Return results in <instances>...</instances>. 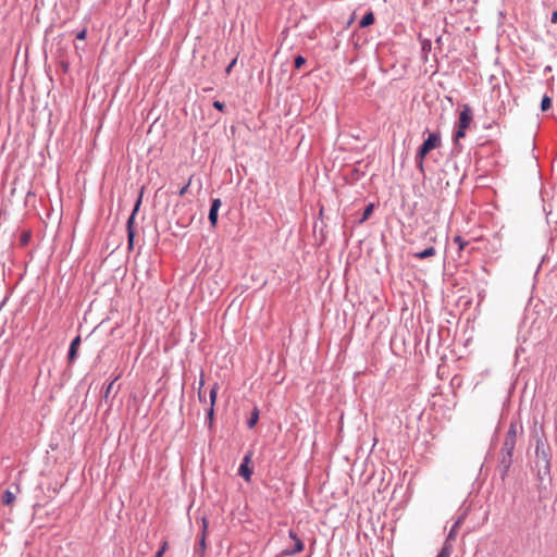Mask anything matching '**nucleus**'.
<instances>
[{
	"label": "nucleus",
	"instance_id": "23",
	"mask_svg": "<svg viewBox=\"0 0 557 557\" xmlns=\"http://www.w3.org/2000/svg\"><path fill=\"white\" fill-rule=\"evenodd\" d=\"M213 107H214L215 109H218L219 111H223V110H224V108H225V104H224L223 102H220V101H214V102H213Z\"/></svg>",
	"mask_w": 557,
	"mask_h": 557
},
{
	"label": "nucleus",
	"instance_id": "29",
	"mask_svg": "<svg viewBox=\"0 0 557 557\" xmlns=\"http://www.w3.org/2000/svg\"><path fill=\"white\" fill-rule=\"evenodd\" d=\"M27 240H28V234H24V235H23V237H22V242H23L24 244H26V243H27Z\"/></svg>",
	"mask_w": 557,
	"mask_h": 557
},
{
	"label": "nucleus",
	"instance_id": "3",
	"mask_svg": "<svg viewBox=\"0 0 557 557\" xmlns=\"http://www.w3.org/2000/svg\"><path fill=\"white\" fill-rule=\"evenodd\" d=\"M472 122V112L468 104H465L462 107V110L459 114L458 120V128L455 133V141L458 143L461 138L466 136V132L469 128L470 124Z\"/></svg>",
	"mask_w": 557,
	"mask_h": 557
},
{
	"label": "nucleus",
	"instance_id": "7",
	"mask_svg": "<svg viewBox=\"0 0 557 557\" xmlns=\"http://www.w3.org/2000/svg\"><path fill=\"white\" fill-rule=\"evenodd\" d=\"M218 391H219V384L215 383L210 389V407L208 410V419H209L210 426L212 425V421H213L214 405L216 401Z\"/></svg>",
	"mask_w": 557,
	"mask_h": 557
},
{
	"label": "nucleus",
	"instance_id": "24",
	"mask_svg": "<svg viewBox=\"0 0 557 557\" xmlns=\"http://www.w3.org/2000/svg\"><path fill=\"white\" fill-rule=\"evenodd\" d=\"M206 528H207V522H206V520H203V534H202V539H201V541H200V545H201V547H202V548H205V547H206V543H205V532H206Z\"/></svg>",
	"mask_w": 557,
	"mask_h": 557
},
{
	"label": "nucleus",
	"instance_id": "30",
	"mask_svg": "<svg viewBox=\"0 0 557 557\" xmlns=\"http://www.w3.org/2000/svg\"><path fill=\"white\" fill-rule=\"evenodd\" d=\"M162 556H163L162 550H158L154 557H162Z\"/></svg>",
	"mask_w": 557,
	"mask_h": 557
},
{
	"label": "nucleus",
	"instance_id": "18",
	"mask_svg": "<svg viewBox=\"0 0 557 557\" xmlns=\"http://www.w3.org/2000/svg\"><path fill=\"white\" fill-rule=\"evenodd\" d=\"M191 181H193V175L188 178V182L178 190V196L182 197L187 193V190L191 184Z\"/></svg>",
	"mask_w": 557,
	"mask_h": 557
},
{
	"label": "nucleus",
	"instance_id": "15",
	"mask_svg": "<svg viewBox=\"0 0 557 557\" xmlns=\"http://www.w3.org/2000/svg\"><path fill=\"white\" fill-rule=\"evenodd\" d=\"M373 210H374V205L369 203L363 211L362 218L360 219V223L366 222L370 218V215L373 213Z\"/></svg>",
	"mask_w": 557,
	"mask_h": 557
},
{
	"label": "nucleus",
	"instance_id": "8",
	"mask_svg": "<svg viewBox=\"0 0 557 557\" xmlns=\"http://www.w3.org/2000/svg\"><path fill=\"white\" fill-rule=\"evenodd\" d=\"M221 205H222L221 199L216 198V199L212 200L211 208L209 211V221H210L212 227L216 226L218 212H219Z\"/></svg>",
	"mask_w": 557,
	"mask_h": 557
},
{
	"label": "nucleus",
	"instance_id": "16",
	"mask_svg": "<svg viewBox=\"0 0 557 557\" xmlns=\"http://www.w3.org/2000/svg\"><path fill=\"white\" fill-rule=\"evenodd\" d=\"M552 107V99L548 96H544L541 102L542 111H546Z\"/></svg>",
	"mask_w": 557,
	"mask_h": 557
},
{
	"label": "nucleus",
	"instance_id": "14",
	"mask_svg": "<svg viewBox=\"0 0 557 557\" xmlns=\"http://www.w3.org/2000/svg\"><path fill=\"white\" fill-rule=\"evenodd\" d=\"M258 419H259V410H258V408H255L253 411L251 412V417L247 421L248 428L252 429L257 424Z\"/></svg>",
	"mask_w": 557,
	"mask_h": 557
},
{
	"label": "nucleus",
	"instance_id": "13",
	"mask_svg": "<svg viewBox=\"0 0 557 557\" xmlns=\"http://www.w3.org/2000/svg\"><path fill=\"white\" fill-rule=\"evenodd\" d=\"M462 521H463V518H459L455 523L454 525L451 527L450 531H449V534H448V540H453L455 539L456 534H457V531L458 529L460 528V525L462 524Z\"/></svg>",
	"mask_w": 557,
	"mask_h": 557
},
{
	"label": "nucleus",
	"instance_id": "9",
	"mask_svg": "<svg viewBox=\"0 0 557 557\" xmlns=\"http://www.w3.org/2000/svg\"><path fill=\"white\" fill-rule=\"evenodd\" d=\"M79 344H81V336H76L72 343H71V346H70V350H69V362H73L76 358V354H77V349L79 347Z\"/></svg>",
	"mask_w": 557,
	"mask_h": 557
},
{
	"label": "nucleus",
	"instance_id": "27",
	"mask_svg": "<svg viewBox=\"0 0 557 557\" xmlns=\"http://www.w3.org/2000/svg\"><path fill=\"white\" fill-rule=\"evenodd\" d=\"M166 549H168V542H163L159 550H162V554H164Z\"/></svg>",
	"mask_w": 557,
	"mask_h": 557
},
{
	"label": "nucleus",
	"instance_id": "6",
	"mask_svg": "<svg viewBox=\"0 0 557 557\" xmlns=\"http://www.w3.org/2000/svg\"><path fill=\"white\" fill-rule=\"evenodd\" d=\"M251 461V454H248L244 457L243 462L239 467L238 474L245 479V481L249 482L252 475V469L249 467V462Z\"/></svg>",
	"mask_w": 557,
	"mask_h": 557
},
{
	"label": "nucleus",
	"instance_id": "17",
	"mask_svg": "<svg viewBox=\"0 0 557 557\" xmlns=\"http://www.w3.org/2000/svg\"><path fill=\"white\" fill-rule=\"evenodd\" d=\"M454 242L458 245L459 251L463 250L468 245V242L465 240L461 236H455Z\"/></svg>",
	"mask_w": 557,
	"mask_h": 557
},
{
	"label": "nucleus",
	"instance_id": "26",
	"mask_svg": "<svg viewBox=\"0 0 557 557\" xmlns=\"http://www.w3.org/2000/svg\"><path fill=\"white\" fill-rule=\"evenodd\" d=\"M113 384H114V381H113V382H111V383L108 385V387H107V389H106V394H104V397H106V398L109 396V394H110V392H111V389H112V387H113Z\"/></svg>",
	"mask_w": 557,
	"mask_h": 557
},
{
	"label": "nucleus",
	"instance_id": "4",
	"mask_svg": "<svg viewBox=\"0 0 557 557\" xmlns=\"http://www.w3.org/2000/svg\"><path fill=\"white\" fill-rule=\"evenodd\" d=\"M289 537L294 542L293 547L285 548L284 550H282V553H281L282 556H292V555L298 554L304 550V547H305L304 542L293 530L289 531Z\"/></svg>",
	"mask_w": 557,
	"mask_h": 557
},
{
	"label": "nucleus",
	"instance_id": "31",
	"mask_svg": "<svg viewBox=\"0 0 557 557\" xmlns=\"http://www.w3.org/2000/svg\"><path fill=\"white\" fill-rule=\"evenodd\" d=\"M433 232H434V230H433V228H429V230H428V232H426V234H431V233H433Z\"/></svg>",
	"mask_w": 557,
	"mask_h": 557
},
{
	"label": "nucleus",
	"instance_id": "25",
	"mask_svg": "<svg viewBox=\"0 0 557 557\" xmlns=\"http://www.w3.org/2000/svg\"><path fill=\"white\" fill-rule=\"evenodd\" d=\"M236 61H237V59L235 58V59H233V60H232V62L228 64V66H227V67H226V70H225V72H226L227 74H230V73H231V71H232L233 66L236 64Z\"/></svg>",
	"mask_w": 557,
	"mask_h": 557
},
{
	"label": "nucleus",
	"instance_id": "10",
	"mask_svg": "<svg viewBox=\"0 0 557 557\" xmlns=\"http://www.w3.org/2000/svg\"><path fill=\"white\" fill-rule=\"evenodd\" d=\"M15 500V494L9 490L4 491L1 497V502L5 506H10Z\"/></svg>",
	"mask_w": 557,
	"mask_h": 557
},
{
	"label": "nucleus",
	"instance_id": "20",
	"mask_svg": "<svg viewBox=\"0 0 557 557\" xmlns=\"http://www.w3.org/2000/svg\"><path fill=\"white\" fill-rule=\"evenodd\" d=\"M203 385H205V380H203V374H201L200 381H199V388H198V396H199V400L200 401H206L203 396H202V393H201V388H202Z\"/></svg>",
	"mask_w": 557,
	"mask_h": 557
},
{
	"label": "nucleus",
	"instance_id": "19",
	"mask_svg": "<svg viewBox=\"0 0 557 557\" xmlns=\"http://www.w3.org/2000/svg\"><path fill=\"white\" fill-rule=\"evenodd\" d=\"M306 63V59L301 55L295 58V67L299 70Z\"/></svg>",
	"mask_w": 557,
	"mask_h": 557
},
{
	"label": "nucleus",
	"instance_id": "11",
	"mask_svg": "<svg viewBox=\"0 0 557 557\" xmlns=\"http://www.w3.org/2000/svg\"><path fill=\"white\" fill-rule=\"evenodd\" d=\"M436 253L435 249L433 247H429L424 249L423 251L416 252L414 258L417 259H425L429 257H433Z\"/></svg>",
	"mask_w": 557,
	"mask_h": 557
},
{
	"label": "nucleus",
	"instance_id": "12",
	"mask_svg": "<svg viewBox=\"0 0 557 557\" xmlns=\"http://www.w3.org/2000/svg\"><path fill=\"white\" fill-rule=\"evenodd\" d=\"M374 23V14L372 12H368L360 21V27H368Z\"/></svg>",
	"mask_w": 557,
	"mask_h": 557
},
{
	"label": "nucleus",
	"instance_id": "1",
	"mask_svg": "<svg viewBox=\"0 0 557 557\" xmlns=\"http://www.w3.org/2000/svg\"><path fill=\"white\" fill-rule=\"evenodd\" d=\"M517 441V426L516 424H510L505 442L502 448L503 459L502 462L508 468L511 465L512 461V454L515 450Z\"/></svg>",
	"mask_w": 557,
	"mask_h": 557
},
{
	"label": "nucleus",
	"instance_id": "22",
	"mask_svg": "<svg viewBox=\"0 0 557 557\" xmlns=\"http://www.w3.org/2000/svg\"><path fill=\"white\" fill-rule=\"evenodd\" d=\"M450 552L447 547H444L437 555V557H449Z\"/></svg>",
	"mask_w": 557,
	"mask_h": 557
},
{
	"label": "nucleus",
	"instance_id": "2",
	"mask_svg": "<svg viewBox=\"0 0 557 557\" xmlns=\"http://www.w3.org/2000/svg\"><path fill=\"white\" fill-rule=\"evenodd\" d=\"M441 146V137L436 133L429 134V137L424 140L422 146L419 148V151L417 153V163L418 166L422 170L423 169V160L425 156L433 149L438 148Z\"/></svg>",
	"mask_w": 557,
	"mask_h": 557
},
{
	"label": "nucleus",
	"instance_id": "21",
	"mask_svg": "<svg viewBox=\"0 0 557 557\" xmlns=\"http://www.w3.org/2000/svg\"><path fill=\"white\" fill-rule=\"evenodd\" d=\"M86 35H87V29L86 28H83L81 32H78L76 34V38L78 40H84L86 38Z\"/></svg>",
	"mask_w": 557,
	"mask_h": 557
},
{
	"label": "nucleus",
	"instance_id": "28",
	"mask_svg": "<svg viewBox=\"0 0 557 557\" xmlns=\"http://www.w3.org/2000/svg\"><path fill=\"white\" fill-rule=\"evenodd\" d=\"M552 23H557V11L556 10L552 13Z\"/></svg>",
	"mask_w": 557,
	"mask_h": 557
},
{
	"label": "nucleus",
	"instance_id": "5",
	"mask_svg": "<svg viewBox=\"0 0 557 557\" xmlns=\"http://www.w3.org/2000/svg\"><path fill=\"white\" fill-rule=\"evenodd\" d=\"M140 202H141V195L139 196V198H138V200H137V202L135 205V208L133 210L132 215L127 220V235H128V244H129V246L133 245V239H134V236H135L134 220H135V214H136V212L139 209Z\"/></svg>",
	"mask_w": 557,
	"mask_h": 557
}]
</instances>
